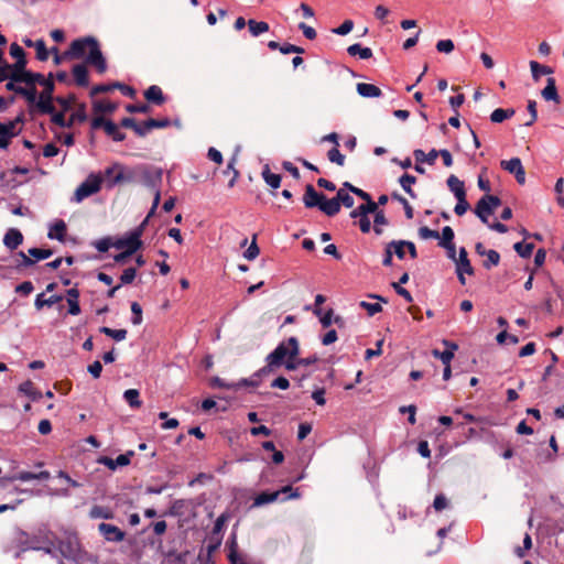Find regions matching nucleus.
I'll use <instances>...</instances> for the list:
<instances>
[{
    "mask_svg": "<svg viewBox=\"0 0 564 564\" xmlns=\"http://www.w3.org/2000/svg\"><path fill=\"white\" fill-rule=\"evenodd\" d=\"M89 51L86 63L94 66L99 74H104L107 70L106 59L100 51L98 41L93 36H86L74 40L69 48L62 55L58 54L56 46L51 48L53 53V62L55 65H59L64 59H79L84 57L86 51Z\"/></svg>",
    "mask_w": 564,
    "mask_h": 564,
    "instance_id": "f257e3e1",
    "label": "nucleus"
},
{
    "mask_svg": "<svg viewBox=\"0 0 564 564\" xmlns=\"http://www.w3.org/2000/svg\"><path fill=\"white\" fill-rule=\"evenodd\" d=\"M300 352L299 341L295 337H290L286 341H282L276 348L268 355L267 366L263 367L256 376L273 371L275 368L282 366L284 360H291L297 357Z\"/></svg>",
    "mask_w": 564,
    "mask_h": 564,
    "instance_id": "f03ea898",
    "label": "nucleus"
},
{
    "mask_svg": "<svg viewBox=\"0 0 564 564\" xmlns=\"http://www.w3.org/2000/svg\"><path fill=\"white\" fill-rule=\"evenodd\" d=\"M230 516L227 512L221 513L215 521L214 528L207 539L206 553H199L198 560L204 562V564H214L212 562V555L216 552L221 545L223 541V529L226 522L229 520Z\"/></svg>",
    "mask_w": 564,
    "mask_h": 564,
    "instance_id": "7ed1b4c3",
    "label": "nucleus"
},
{
    "mask_svg": "<svg viewBox=\"0 0 564 564\" xmlns=\"http://www.w3.org/2000/svg\"><path fill=\"white\" fill-rule=\"evenodd\" d=\"M43 86V90L39 95V100L36 102V108L40 112H52L53 111V102H54V74L48 73V75L43 77L41 83L39 84Z\"/></svg>",
    "mask_w": 564,
    "mask_h": 564,
    "instance_id": "20e7f679",
    "label": "nucleus"
},
{
    "mask_svg": "<svg viewBox=\"0 0 564 564\" xmlns=\"http://www.w3.org/2000/svg\"><path fill=\"white\" fill-rule=\"evenodd\" d=\"M102 176L90 174L75 191L74 200L80 203L83 199L98 193L101 188Z\"/></svg>",
    "mask_w": 564,
    "mask_h": 564,
    "instance_id": "39448f33",
    "label": "nucleus"
},
{
    "mask_svg": "<svg viewBox=\"0 0 564 564\" xmlns=\"http://www.w3.org/2000/svg\"><path fill=\"white\" fill-rule=\"evenodd\" d=\"M140 169L141 166L129 167L120 163L118 173L113 176L112 180L108 181V188L119 184H130L137 182L139 180Z\"/></svg>",
    "mask_w": 564,
    "mask_h": 564,
    "instance_id": "423d86ee",
    "label": "nucleus"
},
{
    "mask_svg": "<svg viewBox=\"0 0 564 564\" xmlns=\"http://www.w3.org/2000/svg\"><path fill=\"white\" fill-rule=\"evenodd\" d=\"M142 226L130 232L127 238L117 239L112 247L119 250L137 252L142 247Z\"/></svg>",
    "mask_w": 564,
    "mask_h": 564,
    "instance_id": "0eeeda50",
    "label": "nucleus"
},
{
    "mask_svg": "<svg viewBox=\"0 0 564 564\" xmlns=\"http://www.w3.org/2000/svg\"><path fill=\"white\" fill-rule=\"evenodd\" d=\"M57 547L63 557L72 561L79 558L80 547L76 538L68 536L59 540Z\"/></svg>",
    "mask_w": 564,
    "mask_h": 564,
    "instance_id": "6e6552de",
    "label": "nucleus"
},
{
    "mask_svg": "<svg viewBox=\"0 0 564 564\" xmlns=\"http://www.w3.org/2000/svg\"><path fill=\"white\" fill-rule=\"evenodd\" d=\"M455 263H456V273H457L458 281L462 285H465L466 280H465L464 274L466 273V274L473 275L474 268L470 264L467 250L464 247H462L459 249V256L456 259Z\"/></svg>",
    "mask_w": 564,
    "mask_h": 564,
    "instance_id": "1a4fd4ad",
    "label": "nucleus"
},
{
    "mask_svg": "<svg viewBox=\"0 0 564 564\" xmlns=\"http://www.w3.org/2000/svg\"><path fill=\"white\" fill-rule=\"evenodd\" d=\"M500 165L505 171L509 172L510 174H513L517 182L520 185H523L525 183V171L519 158L502 160L500 162Z\"/></svg>",
    "mask_w": 564,
    "mask_h": 564,
    "instance_id": "9d476101",
    "label": "nucleus"
},
{
    "mask_svg": "<svg viewBox=\"0 0 564 564\" xmlns=\"http://www.w3.org/2000/svg\"><path fill=\"white\" fill-rule=\"evenodd\" d=\"M98 531L109 542H121L126 536V533L121 529L110 523H100Z\"/></svg>",
    "mask_w": 564,
    "mask_h": 564,
    "instance_id": "9b49d317",
    "label": "nucleus"
},
{
    "mask_svg": "<svg viewBox=\"0 0 564 564\" xmlns=\"http://www.w3.org/2000/svg\"><path fill=\"white\" fill-rule=\"evenodd\" d=\"M325 195L323 193H318L312 184H307L305 186V192L303 195V203L306 208H315L319 209L321 204Z\"/></svg>",
    "mask_w": 564,
    "mask_h": 564,
    "instance_id": "f8f14e48",
    "label": "nucleus"
},
{
    "mask_svg": "<svg viewBox=\"0 0 564 564\" xmlns=\"http://www.w3.org/2000/svg\"><path fill=\"white\" fill-rule=\"evenodd\" d=\"M134 455L133 451H128L126 454L119 455L116 459L108 457V456H101L98 459V463L108 467L110 470H115L119 466H127L130 464L131 457Z\"/></svg>",
    "mask_w": 564,
    "mask_h": 564,
    "instance_id": "ddd939ff",
    "label": "nucleus"
},
{
    "mask_svg": "<svg viewBox=\"0 0 564 564\" xmlns=\"http://www.w3.org/2000/svg\"><path fill=\"white\" fill-rule=\"evenodd\" d=\"M22 242L23 235L15 228H10L3 237V243L10 250H15Z\"/></svg>",
    "mask_w": 564,
    "mask_h": 564,
    "instance_id": "4468645a",
    "label": "nucleus"
},
{
    "mask_svg": "<svg viewBox=\"0 0 564 564\" xmlns=\"http://www.w3.org/2000/svg\"><path fill=\"white\" fill-rule=\"evenodd\" d=\"M541 95L546 101H554L555 104L561 102V98L556 88V82L553 77H549L546 79V86L542 89Z\"/></svg>",
    "mask_w": 564,
    "mask_h": 564,
    "instance_id": "2eb2a0df",
    "label": "nucleus"
},
{
    "mask_svg": "<svg viewBox=\"0 0 564 564\" xmlns=\"http://www.w3.org/2000/svg\"><path fill=\"white\" fill-rule=\"evenodd\" d=\"M28 62L15 61L14 64H9L10 79L15 83H22L28 69Z\"/></svg>",
    "mask_w": 564,
    "mask_h": 564,
    "instance_id": "dca6fc26",
    "label": "nucleus"
},
{
    "mask_svg": "<svg viewBox=\"0 0 564 564\" xmlns=\"http://www.w3.org/2000/svg\"><path fill=\"white\" fill-rule=\"evenodd\" d=\"M357 93L364 98H378L382 96V91L373 84L358 83Z\"/></svg>",
    "mask_w": 564,
    "mask_h": 564,
    "instance_id": "f3484780",
    "label": "nucleus"
},
{
    "mask_svg": "<svg viewBox=\"0 0 564 564\" xmlns=\"http://www.w3.org/2000/svg\"><path fill=\"white\" fill-rule=\"evenodd\" d=\"M144 98L149 101V102H152V104H155V105H162L165 102V96L161 89L160 86L158 85H152L150 86L145 91H144Z\"/></svg>",
    "mask_w": 564,
    "mask_h": 564,
    "instance_id": "a211bd4d",
    "label": "nucleus"
},
{
    "mask_svg": "<svg viewBox=\"0 0 564 564\" xmlns=\"http://www.w3.org/2000/svg\"><path fill=\"white\" fill-rule=\"evenodd\" d=\"M281 491H262L253 499L252 507L258 508L263 505L272 503L279 500Z\"/></svg>",
    "mask_w": 564,
    "mask_h": 564,
    "instance_id": "6ab92c4d",
    "label": "nucleus"
},
{
    "mask_svg": "<svg viewBox=\"0 0 564 564\" xmlns=\"http://www.w3.org/2000/svg\"><path fill=\"white\" fill-rule=\"evenodd\" d=\"M76 85L86 87L89 84L88 69L85 64H76L72 69Z\"/></svg>",
    "mask_w": 564,
    "mask_h": 564,
    "instance_id": "aec40b11",
    "label": "nucleus"
},
{
    "mask_svg": "<svg viewBox=\"0 0 564 564\" xmlns=\"http://www.w3.org/2000/svg\"><path fill=\"white\" fill-rule=\"evenodd\" d=\"M474 213L476 216L486 225H488V218L494 214V210L490 208L484 196L477 202Z\"/></svg>",
    "mask_w": 564,
    "mask_h": 564,
    "instance_id": "412c9836",
    "label": "nucleus"
},
{
    "mask_svg": "<svg viewBox=\"0 0 564 564\" xmlns=\"http://www.w3.org/2000/svg\"><path fill=\"white\" fill-rule=\"evenodd\" d=\"M414 159L417 163H427L433 165L440 155V150L432 149L427 154L423 150L416 149L413 151Z\"/></svg>",
    "mask_w": 564,
    "mask_h": 564,
    "instance_id": "4be33fe9",
    "label": "nucleus"
},
{
    "mask_svg": "<svg viewBox=\"0 0 564 564\" xmlns=\"http://www.w3.org/2000/svg\"><path fill=\"white\" fill-rule=\"evenodd\" d=\"M378 204L373 200L366 202L365 204L358 206L357 208L352 209L349 214L350 218L356 219L358 217H365L368 216V214H373L377 212Z\"/></svg>",
    "mask_w": 564,
    "mask_h": 564,
    "instance_id": "5701e85b",
    "label": "nucleus"
},
{
    "mask_svg": "<svg viewBox=\"0 0 564 564\" xmlns=\"http://www.w3.org/2000/svg\"><path fill=\"white\" fill-rule=\"evenodd\" d=\"M319 210H322L328 217H333L340 212V205L336 197H333L330 199H327L325 197L319 206Z\"/></svg>",
    "mask_w": 564,
    "mask_h": 564,
    "instance_id": "b1692460",
    "label": "nucleus"
},
{
    "mask_svg": "<svg viewBox=\"0 0 564 564\" xmlns=\"http://www.w3.org/2000/svg\"><path fill=\"white\" fill-rule=\"evenodd\" d=\"M63 300L62 295H52L47 299H45L44 293H40L36 295L34 301V306L37 311H41L44 306H53L56 303H59Z\"/></svg>",
    "mask_w": 564,
    "mask_h": 564,
    "instance_id": "393cba45",
    "label": "nucleus"
},
{
    "mask_svg": "<svg viewBox=\"0 0 564 564\" xmlns=\"http://www.w3.org/2000/svg\"><path fill=\"white\" fill-rule=\"evenodd\" d=\"M66 230H67V228H66L65 221L62 220V219H58L51 227L47 236L51 239H57L59 241H64L65 240Z\"/></svg>",
    "mask_w": 564,
    "mask_h": 564,
    "instance_id": "a878e982",
    "label": "nucleus"
},
{
    "mask_svg": "<svg viewBox=\"0 0 564 564\" xmlns=\"http://www.w3.org/2000/svg\"><path fill=\"white\" fill-rule=\"evenodd\" d=\"M446 183L448 188L451 189V192H453L456 198L466 195L464 182L460 181L457 176L449 175Z\"/></svg>",
    "mask_w": 564,
    "mask_h": 564,
    "instance_id": "bb28decb",
    "label": "nucleus"
},
{
    "mask_svg": "<svg viewBox=\"0 0 564 564\" xmlns=\"http://www.w3.org/2000/svg\"><path fill=\"white\" fill-rule=\"evenodd\" d=\"M347 52L350 56H359L361 59H368L372 57V51L370 47H362L361 44L355 43L348 46Z\"/></svg>",
    "mask_w": 564,
    "mask_h": 564,
    "instance_id": "cd10ccee",
    "label": "nucleus"
},
{
    "mask_svg": "<svg viewBox=\"0 0 564 564\" xmlns=\"http://www.w3.org/2000/svg\"><path fill=\"white\" fill-rule=\"evenodd\" d=\"M514 113H516V110L513 108H508V109L497 108L491 112L490 120L494 123H500V122L505 121L506 119L513 117Z\"/></svg>",
    "mask_w": 564,
    "mask_h": 564,
    "instance_id": "c85d7f7f",
    "label": "nucleus"
},
{
    "mask_svg": "<svg viewBox=\"0 0 564 564\" xmlns=\"http://www.w3.org/2000/svg\"><path fill=\"white\" fill-rule=\"evenodd\" d=\"M318 361L317 356H311L306 358H300V359H291L285 361V368L288 370H295L300 366H310Z\"/></svg>",
    "mask_w": 564,
    "mask_h": 564,
    "instance_id": "c756f323",
    "label": "nucleus"
},
{
    "mask_svg": "<svg viewBox=\"0 0 564 564\" xmlns=\"http://www.w3.org/2000/svg\"><path fill=\"white\" fill-rule=\"evenodd\" d=\"M19 391L30 397L33 401H37L42 398V393L34 388L32 381L26 380L19 386Z\"/></svg>",
    "mask_w": 564,
    "mask_h": 564,
    "instance_id": "7c9ffc66",
    "label": "nucleus"
},
{
    "mask_svg": "<svg viewBox=\"0 0 564 564\" xmlns=\"http://www.w3.org/2000/svg\"><path fill=\"white\" fill-rule=\"evenodd\" d=\"M248 29L252 36H259L260 34L268 32L270 26L264 21H256L250 19L248 21Z\"/></svg>",
    "mask_w": 564,
    "mask_h": 564,
    "instance_id": "2f4dec72",
    "label": "nucleus"
},
{
    "mask_svg": "<svg viewBox=\"0 0 564 564\" xmlns=\"http://www.w3.org/2000/svg\"><path fill=\"white\" fill-rule=\"evenodd\" d=\"M87 120L86 106L80 104L78 108L67 119L68 128H72L75 122H85Z\"/></svg>",
    "mask_w": 564,
    "mask_h": 564,
    "instance_id": "473e14b6",
    "label": "nucleus"
},
{
    "mask_svg": "<svg viewBox=\"0 0 564 564\" xmlns=\"http://www.w3.org/2000/svg\"><path fill=\"white\" fill-rule=\"evenodd\" d=\"M530 68L535 82L540 79L541 75H549L553 73V69L550 66L541 65L535 61L530 62Z\"/></svg>",
    "mask_w": 564,
    "mask_h": 564,
    "instance_id": "72a5a7b5",
    "label": "nucleus"
},
{
    "mask_svg": "<svg viewBox=\"0 0 564 564\" xmlns=\"http://www.w3.org/2000/svg\"><path fill=\"white\" fill-rule=\"evenodd\" d=\"M262 177L264 182L272 188H279L281 184V176L270 171L269 166L265 165L262 171Z\"/></svg>",
    "mask_w": 564,
    "mask_h": 564,
    "instance_id": "f704fd0d",
    "label": "nucleus"
},
{
    "mask_svg": "<svg viewBox=\"0 0 564 564\" xmlns=\"http://www.w3.org/2000/svg\"><path fill=\"white\" fill-rule=\"evenodd\" d=\"M19 95L23 96L30 106H35L39 100L36 87H21L19 88Z\"/></svg>",
    "mask_w": 564,
    "mask_h": 564,
    "instance_id": "c9c22d12",
    "label": "nucleus"
},
{
    "mask_svg": "<svg viewBox=\"0 0 564 564\" xmlns=\"http://www.w3.org/2000/svg\"><path fill=\"white\" fill-rule=\"evenodd\" d=\"M123 398L131 408L139 409L142 405L140 400V392L137 389L126 390Z\"/></svg>",
    "mask_w": 564,
    "mask_h": 564,
    "instance_id": "e433bc0d",
    "label": "nucleus"
},
{
    "mask_svg": "<svg viewBox=\"0 0 564 564\" xmlns=\"http://www.w3.org/2000/svg\"><path fill=\"white\" fill-rule=\"evenodd\" d=\"M93 109L96 113H112L117 106L108 100H96L93 104Z\"/></svg>",
    "mask_w": 564,
    "mask_h": 564,
    "instance_id": "4c0bfd02",
    "label": "nucleus"
},
{
    "mask_svg": "<svg viewBox=\"0 0 564 564\" xmlns=\"http://www.w3.org/2000/svg\"><path fill=\"white\" fill-rule=\"evenodd\" d=\"M99 332L105 334L106 336L108 337H111L113 338L115 340L117 341H120V340H123L126 339L127 337V329L124 328H121V329H112L110 327H107V326H102L99 328Z\"/></svg>",
    "mask_w": 564,
    "mask_h": 564,
    "instance_id": "58836bf2",
    "label": "nucleus"
},
{
    "mask_svg": "<svg viewBox=\"0 0 564 564\" xmlns=\"http://www.w3.org/2000/svg\"><path fill=\"white\" fill-rule=\"evenodd\" d=\"M236 163H237V158L232 156L229 160L226 170H224V174H228L230 172L232 173V176H231L230 181L228 182V187H230V188L235 186V184L240 175L239 171L236 169Z\"/></svg>",
    "mask_w": 564,
    "mask_h": 564,
    "instance_id": "ea45409f",
    "label": "nucleus"
},
{
    "mask_svg": "<svg viewBox=\"0 0 564 564\" xmlns=\"http://www.w3.org/2000/svg\"><path fill=\"white\" fill-rule=\"evenodd\" d=\"M335 197L337 198L339 205H343L346 208H351L355 204L354 197L344 188H339Z\"/></svg>",
    "mask_w": 564,
    "mask_h": 564,
    "instance_id": "a19ab883",
    "label": "nucleus"
},
{
    "mask_svg": "<svg viewBox=\"0 0 564 564\" xmlns=\"http://www.w3.org/2000/svg\"><path fill=\"white\" fill-rule=\"evenodd\" d=\"M54 101H56L61 106V111L67 112L72 109L73 105L76 101V96L74 94H69L66 97L57 96L54 98Z\"/></svg>",
    "mask_w": 564,
    "mask_h": 564,
    "instance_id": "79ce46f5",
    "label": "nucleus"
},
{
    "mask_svg": "<svg viewBox=\"0 0 564 564\" xmlns=\"http://www.w3.org/2000/svg\"><path fill=\"white\" fill-rule=\"evenodd\" d=\"M44 115H51V121L61 127V128H68V124H67V119L65 118V113L64 111H56L55 110V107L53 106V111L52 112H43Z\"/></svg>",
    "mask_w": 564,
    "mask_h": 564,
    "instance_id": "37998d69",
    "label": "nucleus"
},
{
    "mask_svg": "<svg viewBox=\"0 0 564 564\" xmlns=\"http://www.w3.org/2000/svg\"><path fill=\"white\" fill-rule=\"evenodd\" d=\"M513 249L521 258H530L533 252L534 245L520 241L514 243Z\"/></svg>",
    "mask_w": 564,
    "mask_h": 564,
    "instance_id": "c03bdc74",
    "label": "nucleus"
},
{
    "mask_svg": "<svg viewBox=\"0 0 564 564\" xmlns=\"http://www.w3.org/2000/svg\"><path fill=\"white\" fill-rule=\"evenodd\" d=\"M387 247L392 250L393 254H395L399 259H403L405 256V240H392L387 243Z\"/></svg>",
    "mask_w": 564,
    "mask_h": 564,
    "instance_id": "a18cd8bd",
    "label": "nucleus"
},
{
    "mask_svg": "<svg viewBox=\"0 0 564 564\" xmlns=\"http://www.w3.org/2000/svg\"><path fill=\"white\" fill-rule=\"evenodd\" d=\"M487 260L484 261L482 267L490 270L492 267H497L500 262V254L498 251L490 249L486 252Z\"/></svg>",
    "mask_w": 564,
    "mask_h": 564,
    "instance_id": "49530a36",
    "label": "nucleus"
},
{
    "mask_svg": "<svg viewBox=\"0 0 564 564\" xmlns=\"http://www.w3.org/2000/svg\"><path fill=\"white\" fill-rule=\"evenodd\" d=\"M34 48L36 51V58L41 62H45L48 58V54L51 51L46 48V44L43 39L36 40L34 42Z\"/></svg>",
    "mask_w": 564,
    "mask_h": 564,
    "instance_id": "de8ad7c7",
    "label": "nucleus"
},
{
    "mask_svg": "<svg viewBox=\"0 0 564 564\" xmlns=\"http://www.w3.org/2000/svg\"><path fill=\"white\" fill-rule=\"evenodd\" d=\"M391 198L397 200V202H399L401 204V206H403L404 213H405V217L408 219H412L413 218V207L410 205V203L408 202L406 198H404L402 195H400L397 192H393L391 194Z\"/></svg>",
    "mask_w": 564,
    "mask_h": 564,
    "instance_id": "09e8293b",
    "label": "nucleus"
},
{
    "mask_svg": "<svg viewBox=\"0 0 564 564\" xmlns=\"http://www.w3.org/2000/svg\"><path fill=\"white\" fill-rule=\"evenodd\" d=\"M29 256L34 258L35 261L48 259L53 254L52 249L30 248Z\"/></svg>",
    "mask_w": 564,
    "mask_h": 564,
    "instance_id": "8fccbe9b",
    "label": "nucleus"
},
{
    "mask_svg": "<svg viewBox=\"0 0 564 564\" xmlns=\"http://www.w3.org/2000/svg\"><path fill=\"white\" fill-rule=\"evenodd\" d=\"M327 158L332 163H336L339 166H343L345 164V155L340 153L338 147L332 148L327 152Z\"/></svg>",
    "mask_w": 564,
    "mask_h": 564,
    "instance_id": "3c124183",
    "label": "nucleus"
},
{
    "mask_svg": "<svg viewBox=\"0 0 564 564\" xmlns=\"http://www.w3.org/2000/svg\"><path fill=\"white\" fill-rule=\"evenodd\" d=\"M44 75L41 73H33L28 70L24 78L22 79V83H24L26 86L35 87L36 84H40L43 79Z\"/></svg>",
    "mask_w": 564,
    "mask_h": 564,
    "instance_id": "603ef678",
    "label": "nucleus"
},
{
    "mask_svg": "<svg viewBox=\"0 0 564 564\" xmlns=\"http://www.w3.org/2000/svg\"><path fill=\"white\" fill-rule=\"evenodd\" d=\"M278 491H281V495L288 494V496L281 498L280 500L282 502L288 501L290 499H297L301 497V494L299 491V488H293L292 486L288 485L279 489Z\"/></svg>",
    "mask_w": 564,
    "mask_h": 564,
    "instance_id": "864d4df0",
    "label": "nucleus"
},
{
    "mask_svg": "<svg viewBox=\"0 0 564 564\" xmlns=\"http://www.w3.org/2000/svg\"><path fill=\"white\" fill-rule=\"evenodd\" d=\"M237 542H236V535L234 534L230 542V552L228 555V558L231 564H247L242 558L239 557L236 551Z\"/></svg>",
    "mask_w": 564,
    "mask_h": 564,
    "instance_id": "5fc2aeb1",
    "label": "nucleus"
},
{
    "mask_svg": "<svg viewBox=\"0 0 564 564\" xmlns=\"http://www.w3.org/2000/svg\"><path fill=\"white\" fill-rule=\"evenodd\" d=\"M256 239H257V236L254 235L250 246L243 253V257L249 261L254 260L260 253V249L257 245Z\"/></svg>",
    "mask_w": 564,
    "mask_h": 564,
    "instance_id": "6e6d98bb",
    "label": "nucleus"
},
{
    "mask_svg": "<svg viewBox=\"0 0 564 564\" xmlns=\"http://www.w3.org/2000/svg\"><path fill=\"white\" fill-rule=\"evenodd\" d=\"M454 230L449 227V226H445L443 229H442V236H440L441 238V241H440V246H447L449 243H454L453 240H454Z\"/></svg>",
    "mask_w": 564,
    "mask_h": 564,
    "instance_id": "4d7b16f0",
    "label": "nucleus"
},
{
    "mask_svg": "<svg viewBox=\"0 0 564 564\" xmlns=\"http://www.w3.org/2000/svg\"><path fill=\"white\" fill-rule=\"evenodd\" d=\"M532 547V539H531V535L529 533H525L524 534V538H523V546H517L514 549V553L517 554L518 557H524L525 555V551L530 550Z\"/></svg>",
    "mask_w": 564,
    "mask_h": 564,
    "instance_id": "13d9d810",
    "label": "nucleus"
},
{
    "mask_svg": "<svg viewBox=\"0 0 564 564\" xmlns=\"http://www.w3.org/2000/svg\"><path fill=\"white\" fill-rule=\"evenodd\" d=\"M457 204L454 208V212L457 216H463L470 207L469 203L466 199L465 196L457 197Z\"/></svg>",
    "mask_w": 564,
    "mask_h": 564,
    "instance_id": "bf43d9fd",
    "label": "nucleus"
},
{
    "mask_svg": "<svg viewBox=\"0 0 564 564\" xmlns=\"http://www.w3.org/2000/svg\"><path fill=\"white\" fill-rule=\"evenodd\" d=\"M131 312L133 314L132 319H131L132 324L140 325L143 321L141 305L138 302H132L131 303Z\"/></svg>",
    "mask_w": 564,
    "mask_h": 564,
    "instance_id": "052dcab7",
    "label": "nucleus"
},
{
    "mask_svg": "<svg viewBox=\"0 0 564 564\" xmlns=\"http://www.w3.org/2000/svg\"><path fill=\"white\" fill-rule=\"evenodd\" d=\"M10 55L13 58H15V61L28 62L26 58H25L24 50L18 43H12L10 45Z\"/></svg>",
    "mask_w": 564,
    "mask_h": 564,
    "instance_id": "680f3d73",
    "label": "nucleus"
},
{
    "mask_svg": "<svg viewBox=\"0 0 564 564\" xmlns=\"http://www.w3.org/2000/svg\"><path fill=\"white\" fill-rule=\"evenodd\" d=\"M171 124V121L167 118L163 119H153L150 118L147 120V128L152 129H161V128H167Z\"/></svg>",
    "mask_w": 564,
    "mask_h": 564,
    "instance_id": "e2e57ef3",
    "label": "nucleus"
},
{
    "mask_svg": "<svg viewBox=\"0 0 564 564\" xmlns=\"http://www.w3.org/2000/svg\"><path fill=\"white\" fill-rule=\"evenodd\" d=\"M90 516L93 518H102V519H111L112 518V513L110 510H108L104 507H99V506L93 507V509L90 511Z\"/></svg>",
    "mask_w": 564,
    "mask_h": 564,
    "instance_id": "0e129e2a",
    "label": "nucleus"
},
{
    "mask_svg": "<svg viewBox=\"0 0 564 564\" xmlns=\"http://www.w3.org/2000/svg\"><path fill=\"white\" fill-rule=\"evenodd\" d=\"M455 48V45H454V42L452 40H440L437 43H436V50L440 52V53H452Z\"/></svg>",
    "mask_w": 564,
    "mask_h": 564,
    "instance_id": "69168bd1",
    "label": "nucleus"
},
{
    "mask_svg": "<svg viewBox=\"0 0 564 564\" xmlns=\"http://www.w3.org/2000/svg\"><path fill=\"white\" fill-rule=\"evenodd\" d=\"M432 355L440 359L444 366L449 365L453 359V352L447 350L440 351L438 349H433Z\"/></svg>",
    "mask_w": 564,
    "mask_h": 564,
    "instance_id": "338daca9",
    "label": "nucleus"
},
{
    "mask_svg": "<svg viewBox=\"0 0 564 564\" xmlns=\"http://www.w3.org/2000/svg\"><path fill=\"white\" fill-rule=\"evenodd\" d=\"M135 276H137V269L135 268H127L126 270H123V272L120 276V282H121V284H130L133 282Z\"/></svg>",
    "mask_w": 564,
    "mask_h": 564,
    "instance_id": "774afa93",
    "label": "nucleus"
}]
</instances>
